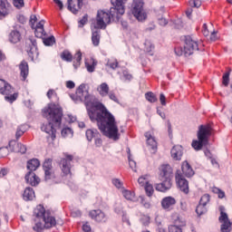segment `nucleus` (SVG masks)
<instances>
[{"label":"nucleus","instance_id":"45","mask_svg":"<svg viewBox=\"0 0 232 232\" xmlns=\"http://www.w3.org/2000/svg\"><path fill=\"white\" fill-rule=\"evenodd\" d=\"M196 213L200 217L201 215H204L205 213H208V208L205 205L198 204L196 208Z\"/></svg>","mask_w":232,"mask_h":232},{"label":"nucleus","instance_id":"55","mask_svg":"<svg viewBox=\"0 0 232 232\" xmlns=\"http://www.w3.org/2000/svg\"><path fill=\"white\" fill-rule=\"evenodd\" d=\"M140 204L145 208V209H150L151 208V203L144 198V197L140 196Z\"/></svg>","mask_w":232,"mask_h":232},{"label":"nucleus","instance_id":"33","mask_svg":"<svg viewBox=\"0 0 232 232\" xmlns=\"http://www.w3.org/2000/svg\"><path fill=\"white\" fill-rule=\"evenodd\" d=\"M9 41L13 44H17L21 41V33L17 30H14L9 34Z\"/></svg>","mask_w":232,"mask_h":232},{"label":"nucleus","instance_id":"49","mask_svg":"<svg viewBox=\"0 0 232 232\" xmlns=\"http://www.w3.org/2000/svg\"><path fill=\"white\" fill-rule=\"evenodd\" d=\"M149 179H150V175H144L141 176L138 179V182L140 184V186H146L147 184H149Z\"/></svg>","mask_w":232,"mask_h":232},{"label":"nucleus","instance_id":"19","mask_svg":"<svg viewBox=\"0 0 232 232\" xmlns=\"http://www.w3.org/2000/svg\"><path fill=\"white\" fill-rule=\"evenodd\" d=\"M162 182L156 184L155 188L157 191H160L161 193H166L169 189H171V179H162Z\"/></svg>","mask_w":232,"mask_h":232},{"label":"nucleus","instance_id":"7","mask_svg":"<svg viewBox=\"0 0 232 232\" xmlns=\"http://www.w3.org/2000/svg\"><path fill=\"white\" fill-rule=\"evenodd\" d=\"M0 93L5 95V100L7 101V102H14L18 97L17 93H14V88H12V85L6 83L3 79H0Z\"/></svg>","mask_w":232,"mask_h":232},{"label":"nucleus","instance_id":"56","mask_svg":"<svg viewBox=\"0 0 232 232\" xmlns=\"http://www.w3.org/2000/svg\"><path fill=\"white\" fill-rule=\"evenodd\" d=\"M208 202H209V195L208 194H205L201 197L200 200H199V204L201 206H208Z\"/></svg>","mask_w":232,"mask_h":232},{"label":"nucleus","instance_id":"1","mask_svg":"<svg viewBox=\"0 0 232 232\" xmlns=\"http://www.w3.org/2000/svg\"><path fill=\"white\" fill-rule=\"evenodd\" d=\"M90 119L92 122L97 121L99 130L107 139H111V140H119L121 139L115 116L106 109V106L103 105L95 113L91 111Z\"/></svg>","mask_w":232,"mask_h":232},{"label":"nucleus","instance_id":"3","mask_svg":"<svg viewBox=\"0 0 232 232\" xmlns=\"http://www.w3.org/2000/svg\"><path fill=\"white\" fill-rule=\"evenodd\" d=\"M43 116L47 119L48 123L42 125V131L50 135L52 140H55V133H57V130L53 128V124L61 126V122H63V108L53 103L49 104L48 108L43 111Z\"/></svg>","mask_w":232,"mask_h":232},{"label":"nucleus","instance_id":"52","mask_svg":"<svg viewBox=\"0 0 232 232\" xmlns=\"http://www.w3.org/2000/svg\"><path fill=\"white\" fill-rule=\"evenodd\" d=\"M133 79V76L130 74V72L126 70L122 72V76L121 77V81H131Z\"/></svg>","mask_w":232,"mask_h":232},{"label":"nucleus","instance_id":"20","mask_svg":"<svg viewBox=\"0 0 232 232\" xmlns=\"http://www.w3.org/2000/svg\"><path fill=\"white\" fill-rule=\"evenodd\" d=\"M181 171L183 177H187V179H191L195 175V170H193V168L191 165H189V162L183 161L181 164Z\"/></svg>","mask_w":232,"mask_h":232},{"label":"nucleus","instance_id":"24","mask_svg":"<svg viewBox=\"0 0 232 232\" xmlns=\"http://www.w3.org/2000/svg\"><path fill=\"white\" fill-rule=\"evenodd\" d=\"M160 177L161 179H173V170L171 169V166L169 165H162L160 168Z\"/></svg>","mask_w":232,"mask_h":232},{"label":"nucleus","instance_id":"48","mask_svg":"<svg viewBox=\"0 0 232 232\" xmlns=\"http://www.w3.org/2000/svg\"><path fill=\"white\" fill-rule=\"evenodd\" d=\"M24 131H26V126L22 125V126L18 127L16 130V133H15L16 139H21V137H23V135H24Z\"/></svg>","mask_w":232,"mask_h":232},{"label":"nucleus","instance_id":"17","mask_svg":"<svg viewBox=\"0 0 232 232\" xmlns=\"http://www.w3.org/2000/svg\"><path fill=\"white\" fill-rule=\"evenodd\" d=\"M175 204H177V199L171 196L165 197L161 200V208L165 209V211H171Z\"/></svg>","mask_w":232,"mask_h":232},{"label":"nucleus","instance_id":"2","mask_svg":"<svg viewBox=\"0 0 232 232\" xmlns=\"http://www.w3.org/2000/svg\"><path fill=\"white\" fill-rule=\"evenodd\" d=\"M128 0H111L112 7L110 12L100 10L97 13L96 24L94 28L104 30L111 21H119L121 15H124V3Z\"/></svg>","mask_w":232,"mask_h":232},{"label":"nucleus","instance_id":"43","mask_svg":"<svg viewBox=\"0 0 232 232\" xmlns=\"http://www.w3.org/2000/svg\"><path fill=\"white\" fill-rule=\"evenodd\" d=\"M128 159H129V166L131 168L132 171H137V162L133 160L131 158V153L130 152V149H128Z\"/></svg>","mask_w":232,"mask_h":232},{"label":"nucleus","instance_id":"44","mask_svg":"<svg viewBox=\"0 0 232 232\" xmlns=\"http://www.w3.org/2000/svg\"><path fill=\"white\" fill-rule=\"evenodd\" d=\"M43 43L45 46H53L55 44V36L43 37Z\"/></svg>","mask_w":232,"mask_h":232},{"label":"nucleus","instance_id":"18","mask_svg":"<svg viewBox=\"0 0 232 232\" xmlns=\"http://www.w3.org/2000/svg\"><path fill=\"white\" fill-rule=\"evenodd\" d=\"M42 220L44 223V226L45 229H50V228L55 227V226H57V220H55V218L53 216H52L50 211L45 214V216L44 217V218Z\"/></svg>","mask_w":232,"mask_h":232},{"label":"nucleus","instance_id":"11","mask_svg":"<svg viewBox=\"0 0 232 232\" xmlns=\"http://www.w3.org/2000/svg\"><path fill=\"white\" fill-rule=\"evenodd\" d=\"M88 90H86V84L82 83L76 89L74 94H70L71 99L77 104L82 102L83 99L88 95Z\"/></svg>","mask_w":232,"mask_h":232},{"label":"nucleus","instance_id":"47","mask_svg":"<svg viewBox=\"0 0 232 232\" xmlns=\"http://www.w3.org/2000/svg\"><path fill=\"white\" fill-rule=\"evenodd\" d=\"M33 229L34 231H36V232H43L44 231V229H46V227L43 223H41V221H36L34 226L33 227Z\"/></svg>","mask_w":232,"mask_h":232},{"label":"nucleus","instance_id":"63","mask_svg":"<svg viewBox=\"0 0 232 232\" xmlns=\"http://www.w3.org/2000/svg\"><path fill=\"white\" fill-rule=\"evenodd\" d=\"M174 52L176 53V55H178L179 57H180L181 55H184V47H176L174 49Z\"/></svg>","mask_w":232,"mask_h":232},{"label":"nucleus","instance_id":"41","mask_svg":"<svg viewBox=\"0 0 232 232\" xmlns=\"http://www.w3.org/2000/svg\"><path fill=\"white\" fill-rule=\"evenodd\" d=\"M61 59L63 61H65L66 63H72V61H73V55L72 54V53H70V51L64 50L61 53Z\"/></svg>","mask_w":232,"mask_h":232},{"label":"nucleus","instance_id":"14","mask_svg":"<svg viewBox=\"0 0 232 232\" xmlns=\"http://www.w3.org/2000/svg\"><path fill=\"white\" fill-rule=\"evenodd\" d=\"M223 208V207H220L221 212L219 217V222H223L221 225V232H231V222L227 218V214L222 211Z\"/></svg>","mask_w":232,"mask_h":232},{"label":"nucleus","instance_id":"35","mask_svg":"<svg viewBox=\"0 0 232 232\" xmlns=\"http://www.w3.org/2000/svg\"><path fill=\"white\" fill-rule=\"evenodd\" d=\"M85 135H86V139H87V140H89V142H92V140H93V139H95L96 137H101V133H99V130H97L96 129L87 130L85 132Z\"/></svg>","mask_w":232,"mask_h":232},{"label":"nucleus","instance_id":"30","mask_svg":"<svg viewBox=\"0 0 232 232\" xmlns=\"http://www.w3.org/2000/svg\"><path fill=\"white\" fill-rule=\"evenodd\" d=\"M92 43L93 46H99L101 44V28L92 29Z\"/></svg>","mask_w":232,"mask_h":232},{"label":"nucleus","instance_id":"59","mask_svg":"<svg viewBox=\"0 0 232 232\" xmlns=\"http://www.w3.org/2000/svg\"><path fill=\"white\" fill-rule=\"evenodd\" d=\"M169 232H182V228L177 225L169 226Z\"/></svg>","mask_w":232,"mask_h":232},{"label":"nucleus","instance_id":"21","mask_svg":"<svg viewBox=\"0 0 232 232\" xmlns=\"http://www.w3.org/2000/svg\"><path fill=\"white\" fill-rule=\"evenodd\" d=\"M68 10L72 14H77L82 8V0H68Z\"/></svg>","mask_w":232,"mask_h":232},{"label":"nucleus","instance_id":"25","mask_svg":"<svg viewBox=\"0 0 232 232\" xmlns=\"http://www.w3.org/2000/svg\"><path fill=\"white\" fill-rule=\"evenodd\" d=\"M25 181L27 184H30V186H38L39 182H41V179L37 175H35V172L29 171L25 175Z\"/></svg>","mask_w":232,"mask_h":232},{"label":"nucleus","instance_id":"60","mask_svg":"<svg viewBox=\"0 0 232 232\" xmlns=\"http://www.w3.org/2000/svg\"><path fill=\"white\" fill-rule=\"evenodd\" d=\"M86 23H88V14H84L82 18L79 21V27L82 28V26H84Z\"/></svg>","mask_w":232,"mask_h":232},{"label":"nucleus","instance_id":"6","mask_svg":"<svg viewBox=\"0 0 232 232\" xmlns=\"http://www.w3.org/2000/svg\"><path fill=\"white\" fill-rule=\"evenodd\" d=\"M183 41L185 57H189V55H193L194 52L198 51V41L193 36L186 35L183 37Z\"/></svg>","mask_w":232,"mask_h":232},{"label":"nucleus","instance_id":"61","mask_svg":"<svg viewBox=\"0 0 232 232\" xmlns=\"http://www.w3.org/2000/svg\"><path fill=\"white\" fill-rule=\"evenodd\" d=\"M112 184L118 189H121V188H122V183H121V179H112Z\"/></svg>","mask_w":232,"mask_h":232},{"label":"nucleus","instance_id":"23","mask_svg":"<svg viewBox=\"0 0 232 232\" xmlns=\"http://www.w3.org/2000/svg\"><path fill=\"white\" fill-rule=\"evenodd\" d=\"M89 216L96 222H106V215L101 209L92 210Z\"/></svg>","mask_w":232,"mask_h":232},{"label":"nucleus","instance_id":"50","mask_svg":"<svg viewBox=\"0 0 232 232\" xmlns=\"http://www.w3.org/2000/svg\"><path fill=\"white\" fill-rule=\"evenodd\" d=\"M13 5L14 8H17V10H21V8L24 6V0H13Z\"/></svg>","mask_w":232,"mask_h":232},{"label":"nucleus","instance_id":"22","mask_svg":"<svg viewBox=\"0 0 232 232\" xmlns=\"http://www.w3.org/2000/svg\"><path fill=\"white\" fill-rule=\"evenodd\" d=\"M170 155L174 160H182V155H184V149L180 145H176L171 149Z\"/></svg>","mask_w":232,"mask_h":232},{"label":"nucleus","instance_id":"40","mask_svg":"<svg viewBox=\"0 0 232 232\" xmlns=\"http://www.w3.org/2000/svg\"><path fill=\"white\" fill-rule=\"evenodd\" d=\"M122 195L126 200H130V202H135L137 200V198H135V192L128 189L122 190Z\"/></svg>","mask_w":232,"mask_h":232},{"label":"nucleus","instance_id":"53","mask_svg":"<svg viewBox=\"0 0 232 232\" xmlns=\"http://www.w3.org/2000/svg\"><path fill=\"white\" fill-rule=\"evenodd\" d=\"M68 135H71V137H73V130L71 128H64L62 130V137H68Z\"/></svg>","mask_w":232,"mask_h":232},{"label":"nucleus","instance_id":"46","mask_svg":"<svg viewBox=\"0 0 232 232\" xmlns=\"http://www.w3.org/2000/svg\"><path fill=\"white\" fill-rule=\"evenodd\" d=\"M145 99L151 103L157 102V96L151 92L145 93Z\"/></svg>","mask_w":232,"mask_h":232},{"label":"nucleus","instance_id":"58","mask_svg":"<svg viewBox=\"0 0 232 232\" xmlns=\"http://www.w3.org/2000/svg\"><path fill=\"white\" fill-rule=\"evenodd\" d=\"M190 6H193L194 8H200L202 5V1L200 0H190L189 1Z\"/></svg>","mask_w":232,"mask_h":232},{"label":"nucleus","instance_id":"42","mask_svg":"<svg viewBox=\"0 0 232 232\" xmlns=\"http://www.w3.org/2000/svg\"><path fill=\"white\" fill-rule=\"evenodd\" d=\"M144 46H145V52H147L148 53H150V55H153V50H155V45H153L151 44V41L150 40H146L144 43Z\"/></svg>","mask_w":232,"mask_h":232},{"label":"nucleus","instance_id":"16","mask_svg":"<svg viewBox=\"0 0 232 232\" xmlns=\"http://www.w3.org/2000/svg\"><path fill=\"white\" fill-rule=\"evenodd\" d=\"M9 150L14 153H21L22 155L26 153V146L15 140L9 141Z\"/></svg>","mask_w":232,"mask_h":232},{"label":"nucleus","instance_id":"54","mask_svg":"<svg viewBox=\"0 0 232 232\" xmlns=\"http://www.w3.org/2000/svg\"><path fill=\"white\" fill-rule=\"evenodd\" d=\"M109 99L111 101H113V102H116V104H121V102L119 101V98L117 97V95H115V93L113 92V91L109 92V94H107Z\"/></svg>","mask_w":232,"mask_h":232},{"label":"nucleus","instance_id":"62","mask_svg":"<svg viewBox=\"0 0 232 232\" xmlns=\"http://www.w3.org/2000/svg\"><path fill=\"white\" fill-rule=\"evenodd\" d=\"M223 84L224 86H227V84H229V72H225L223 74Z\"/></svg>","mask_w":232,"mask_h":232},{"label":"nucleus","instance_id":"5","mask_svg":"<svg viewBox=\"0 0 232 232\" xmlns=\"http://www.w3.org/2000/svg\"><path fill=\"white\" fill-rule=\"evenodd\" d=\"M82 102H84L87 110V113L90 117V112L95 113L96 111H99L104 104L102 102L97 101V98L95 96L91 95L90 92L85 95V98H83Z\"/></svg>","mask_w":232,"mask_h":232},{"label":"nucleus","instance_id":"13","mask_svg":"<svg viewBox=\"0 0 232 232\" xmlns=\"http://www.w3.org/2000/svg\"><path fill=\"white\" fill-rule=\"evenodd\" d=\"M26 44H28V46L26 47L27 54L29 55L30 59L34 61L35 55H38L39 53L37 52V40H35V38L31 37L27 39Z\"/></svg>","mask_w":232,"mask_h":232},{"label":"nucleus","instance_id":"10","mask_svg":"<svg viewBox=\"0 0 232 232\" xmlns=\"http://www.w3.org/2000/svg\"><path fill=\"white\" fill-rule=\"evenodd\" d=\"M72 160H73V156L65 155V158L62 159L60 161L62 173L70 179H72Z\"/></svg>","mask_w":232,"mask_h":232},{"label":"nucleus","instance_id":"38","mask_svg":"<svg viewBox=\"0 0 232 232\" xmlns=\"http://www.w3.org/2000/svg\"><path fill=\"white\" fill-rule=\"evenodd\" d=\"M73 63L72 66L75 70L81 66V63L82 61V53L81 51H77L74 56L72 57Z\"/></svg>","mask_w":232,"mask_h":232},{"label":"nucleus","instance_id":"34","mask_svg":"<svg viewBox=\"0 0 232 232\" xmlns=\"http://www.w3.org/2000/svg\"><path fill=\"white\" fill-rule=\"evenodd\" d=\"M23 198L26 201L35 198V191H34V188L27 187L24 191Z\"/></svg>","mask_w":232,"mask_h":232},{"label":"nucleus","instance_id":"29","mask_svg":"<svg viewBox=\"0 0 232 232\" xmlns=\"http://www.w3.org/2000/svg\"><path fill=\"white\" fill-rule=\"evenodd\" d=\"M48 212L43 205H38L34 210V215L38 220H43Z\"/></svg>","mask_w":232,"mask_h":232},{"label":"nucleus","instance_id":"9","mask_svg":"<svg viewBox=\"0 0 232 232\" xmlns=\"http://www.w3.org/2000/svg\"><path fill=\"white\" fill-rule=\"evenodd\" d=\"M132 14L139 21L146 20V13L144 12V2L142 0H133L132 3Z\"/></svg>","mask_w":232,"mask_h":232},{"label":"nucleus","instance_id":"27","mask_svg":"<svg viewBox=\"0 0 232 232\" xmlns=\"http://www.w3.org/2000/svg\"><path fill=\"white\" fill-rule=\"evenodd\" d=\"M35 37L39 39H43V37H46V32L44 31V20L40 21L35 28H34Z\"/></svg>","mask_w":232,"mask_h":232},{"label":"nucleus","instance_id":"28","mask_svg":"<svg viewBox=\"0 0 232 232\" xmlns=\"http://www.w3.org/2000/svg\"><path fill=\"white\" fill-rule=\"evenodd\" d=\"M20 75L22 77V81H26L29 73L28 62L22 61L19 64Z\"/></svg>","mask_w":232,"mask_h":232},{"label":"nucleus","instance_id":"15","mask_svg":"<svg viewBox=\"0 0 232 232\" xmlns=\"http://www.w3.org/2000/svg\"><path fill=\"white\" fill-rule=\"evenodd\" d=\"M12 14V4L8 0H0V19H5Z\"/></svg>","mask_w":232,"mask_h":232},{"label":"nucleus","instance_id":"4","mask_svg":"<svg viewBox=\"0 0 232 232\" xmlns=\"http://www.w3.org/2000/svg\"><path fill=\"white\" fill-rule=\"evenodd\" d=\"M210 136L211 127H209V125H200L198 131V140H195L192 141V148H194L196 151H200V150L208 144Z\"/></svg>","mask_w":232,"mask_h":232},{"label":"nucleus","instance_id":"12","mask_svg":"<svg viewBox=\"0 0 232 232\" xmlns=\"http://www.w3.org/2000/svg\"><path fill=\"white\" fill-rule=\"evenodd\" d=\"M45 180H55V172H53V167L52 166V159H47L43 165Z\"/></svg>","mask_w":232,"mask_h":232},{"label":"nucleus","instance_id":"8","mask_svg":"<svg viewBox=\"0 0 232 232\" xmlns=\"http://www.w3.org/2000/svg\"><path fill=\"white\" fill-rule=\"evenodd\" d=\"M175 180L179 191L184 193V195H189V181L186 179L180 170H177L175 174Z\"/></svg>","mask_w":232,"mask_h":232},{"label":"nucleus","instance_id":"37","mask_svg":"<svg viewBox=\"0 0 232 232\" xmlns=\"http://www.w3.org/2000/svg\"><path fill=\"white\" fill-rule=\"evenodd\" d=\"M95 66H97V61H95V59L91 58L89 60H85V67L87 72L90 73H93V72H95Z\"/></svg>","mask_w":232,"mask_h":232},{"label":"nucleus","instance_id":"39","mask_svg":"<svg viewBox=\"0 0 232 232\" xmlns=\"http://www.w3.org/2000/svg\"><path fill=\"white\" fill-rule=\"evenodd\" d=\"M105 66L111 70H116L119 68V61L116 58H109L106 60Z\"/></svg>","mask_w":232,"mask_h":232},{"label":"nucleus","instance_id":"36","mask_svg":"<svg viewBox=\"0 0 232 232\" xmlns=\"http://www.w3.org/2000/svg\"><path fill=\"white\" fill-rule=\"evenodd\" d=\"M39 166H41V162L37 159H33L27 161V169L31 172L35 171Z\"/></svg>","mask_w":232,"mask_h":232},{"label":"nucleus","instance_id":"57","mask_svg":"<svg viewBox=\"0 0 232 232\" xmlns=\"http://www.w3.org/2000/svg\"><path fill=\"white\" fill-rule=\"evenodd\" d=\"M145 191H146L148 197H151V195H153V186L150 183H147L145 185Z\"/></svg>","mask_w":232,"mask_h":232},{"label":"nucleus","instance_id":"64","mask_svg":"<svg viewBox=\"0 0 232 232\" xmlns=\"http://www.w3.org/2000/svg\"><path fill=\"white\" fill-rule=\"evenodd\" d=\"M140 222L141 224H143V226H148L150 224V217L148 216H143L141 218H140Z\"/></svg>","mask_w":232,"mask_h":232},{"label":"nucleus","instance_id":"32","mask_svg":"<svg viewBox=\"0 0 232 232\" xmlns=\"http://www.w3.org/2000/svg\"><path fill=\"white\" fill-rule=\"evenodd\" d=\"M47 97L48 100L52 102L49 104H55L56 106H59V104H56L57 102H59V96H57V92H55V90L50 89L47 92Z\"/></svg>","mask_w":232,"mask_h":232},{"label":"nucleus","instance_id":"26","mask_svg":"<svg viewBox=\"0 0 232 232\" xmlns=\"http://www.w3.org/2000/svg\"><path fill=\"white\" fill-rule=\"evenodd\" d=\"M145 138L148 146H150V148L154 151H157V140H155V136H153V131L145 132Z\"/></svg>","mask_w":232,"mask_h":232},{"label":"nucleus","instance_id":"31","mask_svg":"<svg viewBox=\"0 0 232 232\" xmlns=\"http://www.w3.org/2000/svg\"><path fill=\"white\" fill-rule=\"evenodd\" d=\"M97 92L101 97H108V94L110 93V85L106 82H102L98 86Z\"/></svg>","mask_w":232,"mask_h":232},{"label":"nucleus","instance_id":"51","mask_svg":"<svg viewBox=\"0 0 232 232\" xmlns=\"http://www.w3.org/2000/svg\"><path fill=\"white\" fill-rule=\"evenodd\" d=\"M212 191L218 195V198H224L226 197V192L217 187H214Z\"/></svg>","mask_w":232,"mask_h":232}]
</instances>
